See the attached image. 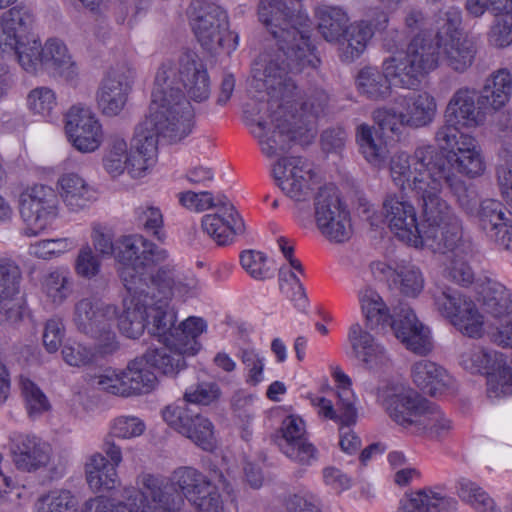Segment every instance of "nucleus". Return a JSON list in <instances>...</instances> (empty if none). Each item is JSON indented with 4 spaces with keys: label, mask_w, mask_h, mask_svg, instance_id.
Masks as SVG:
<instances>
[{
    "label": "nucleus",
    "mask_w": 512,
    "mask_h": 512,
    "mask_svg": "<svg viewBox=\"0 0 512 512\" xmlns=\"http://www.w3.org/2000/svg\"><path fill=\"white\" fill-rule=\"evenodd\" d=\"M259 20L276 39L279 52L270 59L254 64L253 81L257 89H265L268 100L260 103V112L270 101L291 104L298 95L294 75L306 68H316L320 59L310 40V32L290 25L287 6L283 0H260Z\"/></svg>",
    "instance_id": "nucleus-1"
},
{
    "label": "nucleus",
    "mask_w": 512,
    "mask_h": 512,
    "mask_svg": "<svg viewBox=\"0 0 512 512\" xmlns=\"http://www.w3.org/2000/svg\"><path fill=\"white\" fill-rule=\"evenodd\" d=\"M168 257L166 250L142 238H127L120 249L118 258L121 263L119 277L125 287L123 311L119 317V330L128 338H139L145 328L162 343L172 344L177 329V315L165 299H156L149 295V288L143 272V264L159 262Z\"/></svg>",
    "instance_id": "nucleus-2"
},
{
    "label": "nucleus",
    "mask_w": 512,
    "mask_h": 512,
    "mask_svg": "<svg viewBox=\"0 0 512 512\" xmlns=\"http://www.w3.org/2000/svg\"><path fill=\"white\" fill-rule=\"evenodd\" d=\"M390 174L394 184L401 190L410 189L416 198L437 199L441 197L446 184L459 205L467 214L474 215L479 198L473 186L451 171L450 161L433 145H423L415 149L412 156L399 153L391 158Z\"/></svg>",
    "instance_id": "nucleus-3"
},
{
    "label": "nucleus",
    "mask_w": 512,
    "mask_h": 512,
    "mask_svg": "<svg viewBox=\"0 0 512 512\" xmlns=\"http://www.w3.org/2000/svg\"><path fill=\"white\" fill-rule=\"evenodd\" d=\"M421 202L423 221L411 243L414 247H425L435 253L459 251L473 252L471 241L463 239L462 221L448 202L437 199L417 198Z\"/></svg>",
    "instance_id": "nucleus-4"
},
{
    "label": "nucleus",
    "mask_w": 512,
    "mask_h": 512,
    "mask_svg": "<svg viewBox=\"0 0 512 512\" xmlns=\"http://www.w3.org/2000/svg\"><path fill=\"white\" fill-rule=\"evenodd\" d=\"M251 104L246 105L244 116L251 134L258 140L262 153L268 158L279 157L289 151L293 143L304 145L311 140L306 134L298 132V125L290 117L288 108L284 103L270 101L265 106L267 117L258 116L248 110Z\"/></svg>",
    "instance_id": "nucleus-5"
},
{
    "label": "nucleus",
    "mask_w": 512,
    "mask_h": 512,
    "mask_svg": "<svg viewBox=\"0 0 512 512\" xmlns=\"http://www.w3.org/2000/svg\"><path fill=\"white\" fill-rule=\"evenodd\" d=\"M440 60L437 34L434 38L416 35L405 52L385 59L383 67L400 87L415 89L426 74L438 67Z\"/></svg>",
    "instance_id": "nucleus-6"
},
{
    "label": "nucleus",
    "mask_w": 512,
    "mask_h": 512,
    "mask_svg": "<svg viewBox=\"0 0 512 512\" xmlns=\"http://www.w3.org/2000/svg\"><path fill=\"white\" fill-rule=\"evenodd\" d=\"M149 110L169 122L188 124L189 131L192 130L193 111L183 92L178 64L164 62L157 70Z\"/></svg>",
    "instance_id": "nucleus-7"
},
{
    "label": "nucleus",
    "mask_w": 512,
    "mask_h": 512,
    "mask_svg": "<svg viewBox=\"0 0 512 512\" xmlns=\"http://www.w3.org/2000/svg\"><path fill=\"white\" fill-rule=\"evenodd\" d=\"M119 317L117 306L83 298L74 305L72 321L78 332L96 341L97 353L108 355L119 348L113 330Z\"/></svg>",
    "instance_id": "nucleus-8"
},
{
    "label": "nucleus",
    "mask_w": 512,
    "mask_h": 512,
    "mask_svg": "<svg viewBox=\"0 0 512 512\" xmlns=\"http://www.w3.org/2000/svg\"><path fill=\"white\" fill-rule=\"evenodd\" d=\"M140 489H123L124 507L129 512H181L185 504L182 494L169 481L149 474L139 475Z\"/></svg>",
    "instance_id": "nucleus-9"
},
{
    "label": "nucleus",
    "mask_w": 512,
    "mask_h": 512,
    "mask_svg": "<svg viewBox=\"0 0 512 512\" xmlns=\"http://www.w3.org/2000/svg\"><path fill=\"white\" fill-rule=\"evenodd\" d=\"M461 13L451 8L438 21V45L441 60L455 72H465L474 62L477 45L472 37L460 29Z\"/></svg>",
    "instance_id": "nucleus-10"
},
{
    "label": "nucleus",
    "mask_w": 512,
    "mask_h": 512,
    "mask_svg": "<svg viewBox=\"0 0 512 512\" xmlns=\"http://www.w3.org/2000/svg\"><path fill=\"white\" fill-rule=\"evenodd\" d=\"M151 369L144 353L131 360L120 373L95 376L93 384L107 393L122 397L149 393L157 384V377Z\"/></svg>",
    "instance_id": "nucleus-11"
},
{
    "label": "nucleus",
    "mask_w": 512,
    "mask_h": 512,
    "mask_svg": "<svg viewBox=\"0 0 512 512\" xmlns=\"http://www.w3.org/2000/svg\"><path fill=\"white\" fill-rule=\"evenodd\" d=\"M377 401L398 425L411 431L414 422L428 408V400L402 384H386L377 389Z\"/></svg>",
    "instance_id": "nucleus-12"
},
{
    "label": "nucleus",
    "mask_w": 512,
    "mask_h": 512,
    "mask_svg": "<svg viewBox=\"0 0 512 512\" xmlns=\"http://www.w3.org/2000/svg\"><path fill=\"white\" fill-rule=\"evenodd\" d=\"M189 17L195 35L205 49L225 48V37L231 36L232 32L228 31V17L220 6L193 0Z\"/></svg>",
    "instance_id": "nucleus-13"
},
{
    "label": "nucleus",
    "mask_w": 512,
    "mask_h": 512,
    "mask_svg": "<svg viewBox=\"0 0 512 512\" xmlns=\"http://www.w3.org/2000/svg\"><path fill=\"white\" fill-rule=\"evenodd\" d=\"M19 206L21 217L29 226L25 234L35 236L57 217L58 194L50 186L34 185L21 193Z\"/></svg>",
    "instance_id": "nucleus-14"
},
{
    "label": "nucleus",
    "mask_w": 512,
    "mask_h": 512,
    "mask_svg": "<svg viewBox=\"0 0 512 512\" xmlns=\"http://www.w3.org/2000/svg\"><path fill=\"white\" fill-rule=\"evenodd\" d=\"M188 124H175L163 119V116L149 115L135 128L131 147L136 153L150 158L157 156L159 137L170 143L181 141L190 134Z\"/></svg>",
    "instance_id": "nucleus-15"
},
{
    "label": "nucleus",
    "mask_w": 512,
    "mask_h": 512,
    "mask_svg": "<svg viewBox=\"0 0 512 512\" xmlns=\"http://www.w3.org/2000/svg\"><path fill=\"white\" fill-rule=\"evenodd\" d=\"M164 421L204 450L214 446V426L202 414L186 406L169 405L162 411Z\"/></svg>",
    "instance_id": "nucleus-16"
},
{
    "label": "nucleus",
    "mask_w": 512,
    "mask_h": 512,
    "mask_svg": "<svg viewBox=\"0 0 512 512\" xmlns=\"http://www.w3.org/2000/svg\"><path fill=\"white\" fill-rule=\"evenodd\" d=\"M387 326H390L395 337L411 352L425 356L432 350L429 329L418 320L408 304L400 303L394 307Z\"/></svg>",
    "instance_id": "nucleus-17"
},
{
    "label": "nucleus",
    "mask_w": 512,
    "mask_h": 512,
    "mask_svg": "<svg viewBox=\"0 0 512 512\" xmlns=\"http://www.w3.org/2000/svg\"><path fill=\"white\" fill-rule=\"evenodd\" d=\"M281 190L295 202H305L312 193V169L301 157L281 158L273 167Z\"/></svg>",
    "instance_id": "nucleus-18"
},
{
    "label": "nucleus",
    "mask_w": 512,
    "mask_h": 512,
    "mask_svg": "<svg viewBox=\"0 0 512 512\" xmlns=\"http://www.w3.org/2000/svg\"><path fill=\"white\" fill-rule=\"evenodd\" d=\"M274 441L280 451L289 459L303 466L317 460L318 451L305 437L304 421L294 415L287 416Z\"/></svg>",
    "instance_id": "nucleus-19"
},
{
    "label": "nucleus",
    "mask_w": 512,
    "mask_h": 512,
    "mask_svg": "<svg viewBox=\"0 0 512 512\" xmlns=\"http://www.w3.org/2000/svg\"><path fill=\"white\" fill-rule=\"evenodd\" d=\"M134 75V70L124 65L108 72L97 92V104L103 114L116 116L123 110Z\"/></svg>",
    "instance_id": "nucleus-20"
},
{
    "label": "nucleus",
    "mask_w": 512,
    "mask_h": 512,
    "mask_svg": "<svg viewBox=\"0 0 512 512\" xmlns=\"http://www.w3.org/2000/svg\"><path fill=\"white\" fill-rule=\"evenodd\" d=\"M69 141L80 152H93L102 142L101 125L89 109L73 106L66 115Z\"/></svg>",
    "instance_id": "nucleus-21"
},
{
    "label": "nucleus",
    "mask_w": 512,
    "mask_h": 512,
    "mask_svg": "<svg viewBox=\"0 0 512 512\" xmlns=\"http://www.w3.org/2000/svg\"><path fill=\"white\" fill-rule=\"evenodd\" d=\"M297 95L289 104L288 111L294 124L298 125V132L306 134L312 140L315 136V123L318 118L326 115L329 109L330 97L319 87L309 88L299 101Z\"/></svg>",
    "instance_id": "nucleus-22"
},
{
    "label": "nucleus",
    "mask_w": 512,
    "mask_h": 512,
    "mask_svg": "<svg viewBox=\"0 0 512 512\" xmlns=\"http://www.w3.org/2000/svg\"><path fill=\"white\" fill-rule=\"evenodd\" d=\"M480 229L500 248L512 252V214L497 200H483L477 211Z\"/></svg>",
    "instance_id": "nucleus-23"
},
{
    "label": "nucleus",
    "mask_w": 512,
    "mask_h": 512,
    "mask_svg": "<svg viewBox=\"0 0 512 512\" xmlns=\"http://www.w3.org/2000/svg\"><path fill=\"white\" fill-rule=\"evenodd\" d=\"M10 450L14 465L23 472H36L45 468L52 458L51 445L35 435H16Z\"/></svg>",
    "instance_id": "nucleus-24"
},
{
    "label": "nucleus",
    "mask_w": 512,
    "mask_h": 512,
    "mask_svg": "<svg viewBox=\"0 0 512 512\" xmlns=\"http://www.w3.org/2000/svg\"><path fill=\"white\" fill-rule=\"evenodd\" d=\"M383 213L391 232L411 245L420 227L414 206L402 196L389 195L383 202Z\"/></svg>",
    "instance_id": "nucleus-25"
},
{
    "label": "nucleus",
    "mask_w": 512,
    "mask_h": 512,
    "mask_svg": "<svg viewBox=\"0 0 512 512\" xmlns=\"http://www.w3.org/2000/svg\"><path fill=\"white\" fill-rule=\"evenodd\" d=\"M178 74L182 87L195 102L206 101L211 92L210 77L204 62L192 51L182 53L178 59Z\"/></svg>",
    "instance_id": "nucleus-26"
},
{
    "label": "nucleus",
    "mask_w": 512,
    "mask_h": 512,
    "mask_svg": "<svg viewBox=\"0 0 512 512\" xmlns=\"http://www.w3.org/2000/svg\"><path fill=\"white\" fill-rule=\"evenodd\" d=\"M478 96L475 89L468 87L456 90L446 107V121L464 127H475L482 123L488 109L478 101Z\"/></svg>",
    "instance_id": "nucleus-27"
},
{
    "label": "nucleus",
    "mask_w": 512,
    "mask_h": 512,
    "mask_svg": "<svg viewBox=\"0 0 512 512\" xmlns=\"http://www.w3.org/2000/svg\"><path fill=\"white\" fill-rule=\"evenodd\" d=\"M400 112L401 125L421 128L430 124L436 114V102L427 92L412 93L404 97Z\"/></svg>",
    "instance_id": "nucleus-28"
},
{
    "label": "nucleus",
    "mask_w": 512,
    "mask_h": 512,
    "mask_svg": "<svg viewBox=\"0 0 512 512\" xmlns=\"http://www.w3.org/2000/svg\"><path fill=\"white\" fill-rule=\"evenodd\" d=\"M42 69L68 82L74 81L78 75L76 63L68 53L66 45L57 39H50L45 43Z\"/></svg>",
    "instance_id": "nucleus-29"
},
{
    "label": "nucleus",
    "mask_w": 512,
    "mask_h": 512,
    "mask_svg": "<svg viewBox=\"0 0 512 512\" xmlns=\"http://www.w3.org/2000/svg\"><path fill=\"white\" fill-rule=\"evenodd\" d=\"M352 349L358 359L367 368L377 369L387 364L389 358L383 346L376 343L373 337L364 331L360 324L354 323L348 334Z\"/></svg>",
    "instance_id": "nucleus-30"
},
{
    "label": "nucleus",
    "mask_w": 512,
    "mask_h": 512,
    "mask_svg": "<svg viewBox=\"0 0 512 512\" xmlns=\"http://www.w3.org/2000/svg\"><path fill=\"white\" fill-rule=\"evenodd\" d=\"M479 294L483 311L491 318L501 320L512 314V292L500 282L486 279Z\"/></svg>",
    "instance_id": "nucleus-31"
},
{
    "label": "nucleus",
    "mask_w": 512,
    "mask_h": 512,
    "mask_svg": "<svg viewBox=\"0 0 512 512\" xmlns=\"http://www.w3.org/2000/svg\"><path fill=\"white\" fill-rule=\"evenodd\" d=\"M399 509L404 512H458V502L432 489H421L401 500Z\"/></svg>",
    "instance_id": "nucleus-32"
},
{
    "label": "nucleus",
    "mask_w": 512,
    "mask_h": 512,
    "mask_svg": "<svg viewBox=\"0 0 512 512\" xmlns=\"http://www.w3.org/2000/svg\"><path fill=\"white\" fill-rule=\"evenodd\" d=\"M414 383L431 396L442 394L452 382L446 370L427 359L415 362L411 368Z\"/></svg>",
    "instance_id": "nucleus-33"
},
{
    "label": "nucleus",
    "mask_w": 512,
    "mask_h": 512,
    "mask_svg": "<svg viewBox=\"0 0 512 512\" xmlns=\"http://www.w3.org/2000/svg\"><path fill=\"white\" fill-rule=\"evenodd\" d=\"M58 183L63 202L72 212L85 209L96 199L94 189L78 174H65Z\"/></svg>",
    "instance_id": "nucleus-34"
},
{
    "label": "nucleus",
    "mask_w": 512,
    "mask_h": 512,
    "mask_svg": "<svg viewBox=\"0 0 512 512\" xmlns=\"http://www.w3.org/2000/svg\"><path fill=\"white\" fill-rule=\"evenodd\" d=\"M201 226L218 245L229 244L234 235L242 234L245 228L240 215H227L220 212L204 215Z\"/></svg>",
    "instance_id": "nucleus-35"
},
{
    "label": "nucleus",
    "mask_w": 512,
    "mask_h": 512,
    "mask_svg": "<svg viewBox=\"0 0 512 512\" xmlns=\"http://www.w3.org/2000/svg\"><path fill=\"white\" fill-rule=\"evenodd\" d=\"M512 90V75L507 69H499L486 79L478 101L488 110H498L509 100Z\"/></svg>",
    "instance_id": "nucleus-36"
},
{
    "label": "nucleus",
    "mask_w": 512,
    "mask_h": 512,
    "mask_svg": "<svg viewBox=\"0 0 512 512\" xmlns=\"http://www.w3.org/2000/svg\"><path fill=\"white\" fill-rule=\"evenodd\" d=\"M185 354L189 353L179 349L178 345L163 343L161 347L149 348L145 352V357L153 369L173 377L185 368Z\"/></svg>",
    "instance_id": "nucleus-37"
},
{
    "label": "nucleus",
    "mask_w": 512,
    "mask_h": 512,
    "mask_svg": "<svg viewBox=\"0 0 512 512\" xmlns=\"http://www.w3.org/2000/svg\"><path fill=\"white\" fill-rule=\"evenodd\" d=\"M317 29L320 35L330 43H339L348 27L349 17L338 6L322 5L317 8Z\"/></svg>",
    "instance_id": "nucleus-38"
},
{
    "label": "nucleus",
    "mask_w": 512,
    "mask_h": 512,
    "mask_svg": "<svg viewBox=\"0 0 512 512\" xmlns=\"http://www.w3.org/2000/svg\"><path fill=\"white\" fill-rule=\"evenodd\" d=\"M395 81L396 78L389 75L385 69L380 72L376 67H364L359 71L356 79L358 90L372 100L388 97L391 83L399 86Z\"/></svg>",
    "instance_id": "nucleus-39"
},
{
    "label": "nucleus",
    "mask_w": 512,
    "mask_h": 512,
    "mask_svg": "<svg viewBox=\"0 0 512 512\" xmlns=\"http://www.w3.org/2000/svg\"><path fill=\"white\" fill-rule=\"evenodd\" d=\"M504 355L495 350L488 348L474 346L462 352L459 359V364L472 374H486L487 376L492 371H496Z\"/></svg>",
    "instance_id": "nucleus-40"
},
{
    "label": "nucleus",
    "mask_w": 512,
    "mask_h": 512,
    "mask_svg": "<svg viewBox=\"0 0 512 512\" xmlns=\"http://www.w3.org/2000/svg\"><path fill=\"white\" fill-rule=\"evenodd\" d=\"M167 257L159 262H149L147 264H143L141 269L139 270L143 272V278L145 282L149 286V288L145 287L146 291L149 295H155L154 290L158 291L159 297L157 299H165L169 302L173 290L175 289L178 273L176 272L175 266L171 264H166L160 266L154 274H147V268L152 265H157L159 263L164 262Z\"/></svg>",
    "instance_id": "nucleus-41"
},
{
    "label": "nucleus",
    "mask_w": 512,
    "mask_h": 512,
    "mask_svg": "<svg viewBox=\"0 0 512 512\" xmlns=\"http://www.w3.org/2000/svg\"><path fill=\"white\" fill-rule=\"evenodd\" d=\"M87 483L95 491L111 490L116 487L118 475L115 465H110L100 454H93L85 465Z\"/></svg>",
    "instance_id": "nucleus-42"
},
{
    "label": "nucleus",
    "mask_w": 512,
    "mask_h": 512,
    "mask_svg": "<svg viewBox=\"0 0 512 512\" xmlns=\"http://www.w3.org/2000/svg\"><path fill=\"white\" fill-rule=\"evenodd\" d=\"M361 309L366 319V326L370 330L387 327L392 315L381 296L372 288H365L359 294Z\"/></svg>",
    "instance_id": "nucleus-43"
},
{
    "label": "nucleus",
    "mask_w": 512,
    "mask_h": 512,
    "mask_svg": "<svg viewBox=\"0 0 512 512\" xmlns=\"http://www.w3.org/2000/svg\"><path fill=\"white\" fill-rule=\"evenodd\" d=\"M372 37L373 28L367 21H357L348 25L342 37L346 42V46L342 48V60L352 62L359 58Z\"/></svg>",
    "instance_id": "nucleus-44"
},
{
    "label": "nucleus",
    "mask_w": 512,
    "mask_h": 512,
    "mask_svg": "<svg viewBox=\"0 0 512 512\" xmlns=\"http://www.w3.org/2000/svg\"><path fill=\"white\" fill-rule=\"evenodd\" d=\"M169 483L174 485L183 498H187L190 502L197 495L206 493L207 488H209L208 478L192 467L176 469Z\"/></svg>",
    "instance_id": "nucleus-45"
},
{
    "label": "nucleus",
    "mask_w": 512,
    "mask_h": 512,
    "mask_svg": "<svg viewBox=\"0 0 512 512\" xmlns=\"http://www.w3.org/2000/svg\"><path fill=\"white\" fill-rule=\"evenodd\" d=\"M313 206L317 228L324 226V223L328 224V218L347 208L340 198L338 189L333 185H325L318 189Z\"/></svg>",
    "instance_id": "nucleus-46"
},
{
    "label": "nucleus",
    "mask_w": 512,
    "mask_h": 512,
    "mask_svg": "<svg viewBox=\"0 0 512 512\" xmlns=\"http://www.w3.org/2000/svg\"><path fill=\"white\" fill-rule=\"evenodd\" d=\"M451 427V421L434 403L428 401V408L414 422L411 432L437 438L446 435Z\"/></svg>",
    "instance_id": "nucleus-47"
},
{
    "label": "nucleus",
    "mask_w": 512,
    "mask_h": 512,
    "mask_svg": "<svg viewBox=\"0 0 512 512\" xmlns=\"http://www.w3.org/2000/svg\"><path fill=\"white\" fill-rule=\"evenodd\" d=\"M4 27L11 36L14 42L19 43L21 39L27 38L30 35V30L34 22V16L31 10L25 6H14L2 14Z\"/></svg>",
    "instance_id": "nucleus-48"
},
{
    "label": "nucleus",
    "mask_w": 512,
    "mask_h": 512,
    "mask_svg": "<svg viewBox=\"0 0 512 512\" xmlns=\"http://www.w3.org/2000/svg\"><path fill=\"white\" fill-rule=\"evenodd\" d=\"M356 142L364 158L372 165H380L386 158V149L375 138L374 128L362 123L356 128Z\"/></svg>",
    "instance_id": "nucleus-49"
},
{
    "label": "nucleus",
    "mask_w": 512,
    "mask_h": 512,
    "mask_svg": "<svg viewBox=\"0 0 512 512\" xmlns=\"http://www.w3.org/2000/svg\"><path fill=\"white\" fill-rule=\"evenodd\" d=\"M78 500L66 489L52 490L38 498L35 512H78Z\"/></svg>",
    "instance_id": "nucleus-50"
},
{
    "label": "nucleus",
    "mask_w": 512,
    "mask_h": 512,
    "mask_svg": "<svg viewBox=\"0 0 512 512\" xmlns=\"http://www.w3.org/2000/svg\"><path fill=\"white\" fill-rule=\"evenodd\" d=\"M8 52L16 55L22 68L29 73H36L39 68H42L44 46L42 47L41 42L30 35L21 39L15 48Z\"/></svg>",
    "instance_id": "nucleus-51"
},
{
    "label": "nucleus",
    "mask_w": 512,
    "mask_h": 512,
    "mask_svg": "<svg viewBox=\"0 0 512 512\" xmlns=\"http://www.w3.org/2000/svg\"><path fill=\"white\" fill-rule=\"evenodd\" d=\"M458 497L478 512H493V499L475 482L460 478L456 484Z\"/></svg>",
    "instance_id": "nucleus-52"
},
{
    "label": "nucleus",
    "mask_w": 512,
    "mask_h": 512,
    "mask_svg": "<svg viewBox=\"0 0 512 512\" xmlns=\"http://www.w3.org/2000/svg\"><path fill=\"white\" fill-rule=\"evenodd\" d=\"M431 294L437 310L450 320L466 306L467 302H471L457 290L446 286H436L431 290Z\"/></svg>",
    "instance_id": "nucleus-53"
},
{
    "label": "nucleus",
    "mask_w": 512,
    "mask_h": 512,
    "mask_svg": "<svg viewBox=\"0 0 512 512\" xmlns=\"http://www.w3.org/2000/svg\"><path fill=\"white\" fill-rule=\"evenodd\" d=\"M206 324L203 319L198 317H189L181 322L176 329L175 338L172 339V345H178L179 349L189 354H194L197 349L196 338L203 333Z\"/></svg>",
    "instance_id": "nucleus-54"
},
{
    "label": "nucleus",
    "mask_w": 512,
    "mask_h": 512,
    "mask_svg": "<svg viewBox=\"0 0 512 512\" xmlns=\"http://www.w3.org/2000/svg\"><path fill=\"white\" fill-rule=\"evenodd\" d=\"M128 156L126 141L119 136H112L103 157V166L111 176H119L127 169Z\"/></svg>",
    "instance_id": "nucleus-55"
},
{
    "label": "nucleus",
    "mask_w": 512,
    "mask_h": 512,
    "mask_svg": "<svg viewBox=\"0 0 512 512\" xmlns=\"http://www.w3.org/2000/svg\"><path fill=\"white\" fill-rule=\"evenodd\" d=\"M451 323L464 335L477 338L483 333V316L479 313L476 305L471 301L460 309L451 320Z\"/></svg>",
    "instance_id": "nucleus-56"
},
{
    "label": "nucleus",
    "mask_w": 512,
    "mask_h": 512,
    "mask_svg": "<svg viewBox=\"0 0 512 512\" xmlns=\"http://www.w3.org/2000/svg\"><path fill=\"white\" fill-rule=\"evenodd\" d=\"M395 274L400 281V291L404 295L416 297L423 290L424 277L416 265L402 261L396 265Z\"/></svg>",
    "instance_id": "nucleus-57"
},
{
    "label": "nucleus",
    "mask_w": 512,
    "mask_h": 512,
    "mask_svg": "<svg viewBox=\"0 0 512 512\" xmlns=\"http://www.w3.org/2000/svg\"><path fill=\"white\" fill-rule=\"evenodd\" d=\"M326 221H328V224L324 223V226L318 229L327 240L334 243H343L350 239L352 225L347 208L331 216Z\"/></svg>",
    "instance_id": "nucleus-58"
},
{
    "label": "nucleus",
    "mask_w": 512,
    "mask_h": 512,
    "mask_svg": "<svg viewBox=\"0 0 512 512\" xmlns=\"http://www.w3.org/2000/svg\"><path fill=\"white\" fill-rule=\"evenodd\" d=\"M43 290L54 304H62L71 293V283L67 273L60 270L48 273L43 280Z\"/></svg>",
    "instance_id": "nucleus-59"
},
{
    "label": "nucleus",
    "mask_w": 512,
    "mask_h": 512,
    "mask_svg": "<svg viewBox=\"0 0 512 512\" xmlns=\"http://www.w3.org/2000/svg\"><path fill=\"white\" fill-rule=\"evenodd\" d=\"M21 279L19 266L11 259H0V303L12 298L18 293Z\"/></svg>",
    "instance_id": "nucleus-60"
},
{
    "label": "nucleus",
    "mask_w": 512,
    "mask_h": 512,
    "mask_svg": "<svg viewBox=\"0 0 512 512\" xmlns=\"http://www.w3.org/2000/svg\"><path fill=\"white\" fill-rule=\"evenodd\" d=\"M502 365L487 377V395L489 398H499L512 395V369L503 358Z\"/></svg>",
    "instance_id": "nucleus-61"
},
{
    "label": "nucleus",
    "mask_w": 512,
    "mask_h": 512,
    "mask_svg": "<svg viewBox=\"0 0 512 512\" xmlns=\"http://www.w3.org/2000/svg\"><path fill=\"white\" fill-rule=\"evenodd\" d=\"M22 394L26 401L28 413L37 416L49 409V402L44 393L29 379H21Z\"/></svg>",
    "instance_id": "nucleus-62"
},
{
    "label": "nucleus",
    "mask_w": 512,
    "mask_h": 512,
    "mask_svg": "<svg viewBox=\"0 0 512 512\" xmlns=\"http://www.w3.org/2000/svg\"><path fill=\"white\" fill-rule=\"evenodd\" d=\"M30 110L42 116L50 115L56 106V96L48 87H37L30 91L27 97Z\"/></svg>",
    "instance_id": "nucleus-63"
},
{
    "label": "nucleus",
    "mask_w": 512,
    "mask_h": 512,
    "mask_svg": "<svg viewBox=\"0 0 512 512\" xmlns=\"http://www.w3.org/2000/svg\"><path fill=\"white\" fill-rule=\"evenodd\" d=\"M240 262L252 278L264 280L269 277L267 257L264 253L254 250L244 251L240 255Z\"/></svg>",
    "instance_id": "nucleus-64"
}]
</instances>
